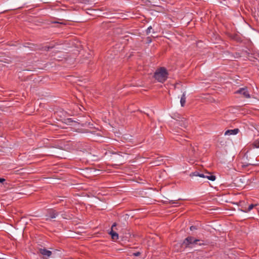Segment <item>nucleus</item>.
<instances>
[{
    "mask_svg": "<svg viewBox=\"0 0 259 259\" xmlns=\"http://www.w3.org/2000/svg\"><path fill=\"white\" fill-rule=\"evenodd\" d=\"M203 242V240L196 239L191 236H189L183 240L180 246L184 248H192L195 244H198L200 246L205 245Z\"/></svg>",
    "mask_w": 259,
    "mask_h": 259,
    "instance_id": "obj_1",
    "label": "nucleus"
},
{
    "mask_svg": "<svg viewBox=\"0 0 259 259\" xmlns=\"http://www.w3.org/2000/svg\"><path fill=\"white\" fill-rule=\"evenodd\" d=\"M168 73L166 69L164 67H160L158 69L154 74V78L158 82H163L167 78Z\"/></svg>",
    "mask_w": 259,
    "mask_h": 259,
    "instance_id": "obj_2",
    "label": "nucleus"
},
{
    "mask_svg": "<svg viewBox=\"0 0 259 259\" xmlns=\"http://www.w3.org/2000/svg\"><path fill=\"white\" fill-rule=\"evenodd\" d=\"M246 158L247 162H245L246 164H244L243 166H247L248 165H257L258 163L256 162V155L252 153L251 150H248L244 154L243 159Z\"/></svg>",
    "mask_w": 259,
    "mask_h": 259,
    "instance_id": "obj_3",
    "label": "nucleus"
},
{
    "mask_svg": "<svg viewBox=\"0 0 259 259\" xmlns=\"http://www.w3.org/2000/svg\"><path fill=\"white\" fill-rule=\"evenodd\" d=\"M59 215V212L56 210L51 208L47 210V213L45 215L46 220L49 221L52 219L56 218Z\"/></svg>",
    "mask_w": 259,
    "mask_h": 259,
    "instance_id": "obj_4",
    "label": "nucleus"
},
{
    "mask_svg": "<svg viewBox=\"0 0 259 259\" xmlns=\"http://www.w3.org/2000/svg\"><path fill=\"white\" fill-rule=\"evenodd\" d=\"M235 94H240L243 96V97L245 98H250V96L249 93V92L248 91L247 88L246 87L245 88H240L239 90L236 91L235 92Z\"/></svg>",
    "mask_w": 259,
    "mask_h": 259,
    "instance_id": "obj_5",
    "label": "nucleus"
},
{
    "mask_svg": "<svg viewBox=\"0 0 259 259\" xmlns=\"http://www.w3.org/2000/svg\"><path fill=\"white\" fill-rule=\"evenodd\" d=\"M178 118L179 119H176L177 122L176 124L182 127L186 128L188 125V122L186 118L181 117L180 115H178Z\"/></svg>",
    "mask_w": 259,
    "mask_h": 259,
    "instance_id": "obj_6",
    "label": "nucleus"
},
{
    "mask_svg": "<svg viewBox=\"0 0 259 259\" xmlns=\"http://www.w3.org/2000/svg\"><path fill=\"white\" fill-rule=\"evenodd\" d=\"M39 252L43 255L44 259H48L52 254V251L46 249V248H39Z\"/></svg>",
    "mask_w": 259,
    "mask_h": 259,
    "instance_id": "obj_7",
    "label": "nucleus"
},
{
    "mask_svg": "<svg viewBox=\"0 0 259 259\" xmlns=\"http://www.w3.org/2000/svg\"><path fill=\"white\" fill-rule=\"evenodd\" d=\"M116 223H114L112 225L111 231L109 233L113 240H116L118 239V234L115 231H114V227H116Z\"/></svg>",
    "mask_w": 259,
    "mask_h": 259,
    "instance_id": "obj_8",
    "label": "nucleus"
},
{
    "mask_svg": "<svg viewBox=\"0 0 259 259\" xmlns=\"http://www.w3.org/2000/svg\"><path fill=\"white\" fill-rule=\"evenodd\" d=\"M239 132V130L238 128H234L233 130H228L226 131L225 133V135L226 136H230V135H235L237 134Z\"/></svg>",
    "mask_w": 259,
    "mask_h": 259,
    "instance_id": "obj_9",
    "label": "nucleus"
},
{
    "mask_svg": "<svg viewBox=\"0 0 259 259\" xmlns=\"http://www.w3.org/2000/svg\"><path fill=\"white\" fill-rule=\"evenodd\" d=\"M205 178H207L208 180H210L211 181H214L215 180L216 177L215 176L212 175L210 172L205 171Z\"/></svg>",
    "mask_w": 259,
    "mask_h": 259,
    "instance_id": "obj_10",
    "label": "nucleus"
},
{
    "mask_svg": "<svg viewBox=\"0 0 259 259\" xmlns=\"http://www.w3.org/2000/svg\"><path fill=\"white\" fill-rule=\"evenodd\" d=\"M180 199H179V200ZM178 200H169L168 199L166 198V200H163V203L165 204H178L179 202L178 201Z\"/></svg>",
    "mask_w": 259,
    "mask_h": 259,
    "instance_id": "obj_11",
    "label": "nucleus"
},
{
    "mask_svg": "<svg viewBox=\"0 0 259 259\" xmlns=\"http://www.w3.org/2000/svg\"><path fill=\"white\" fill-rule=\"evenodd\" d=\"M186 95L185 93H184L181 98L180 103L182 107H184L185 106L186 103Z\"/></svg>",
    "mask_w": 259,
    "mask_h": 259,
    "instance_id": "obj_12",
    "label": "nucleus"
},
{
    "mask_svg": "<svg viewBox=\"0 0 259 259\" xmlns=\"http://www.w3.org/2000/svg\"><path fill=\"white\" fill-rule=\"evenodd\" d=\"M257 205L256 204H250L248 207L247 208H245L243 210H242L243 212H248L249 211H250L251 209H252V208L256 206Z\"/></svg>",
    "mask_w": 259,
    "mask_h": 259,
    "instance_id": "obj_13",
    "label": "nucleus"
},
{
    "mask_svg": "<svg viewBox=\"0 0 259 259\" xmlns=\"http://www.w3.org/2000/svg\"><path fill=\"white\" fill-rule=\"evenodd\" d=\"M54 48V46H44L40 49L41 51H49L50 49H52Z\"/></svg>",
    "mask_w": 259,
    "mask_h": 259,
    "instance_id": "obj_14",
    "label": "nucleus"
},
{
    "mask_svg": "<svg viewBox=\"0 0 259 259\" xmlns=\"http://www.w3.org/2000/svg\"><path fill=\"white\" fill-rule=\"evenodd\" d=\"M250 146L252 148H259V141H255Z\"/></svg>",
    "mask_w": 259,
    "mask_h": 259,
    "instance_id": "obj_15",
    "label": "nucleus"
},
{
    "mask_svg": "<svg viewBox=\"0 0 259 259\" xmlns=\"http://www.w3.org/2000/svg\"><path fill=\"white\" fill-rule=\"evenodd\" d=\"M189 150L191 154H193L196 151V148L194 146H192L191 144H190Z\"/></svg>",
    "mask_w": 259,
    "mask_h": 259,
    "instance_id": "obj_16",
    "label": "nucleus"
},
{
    "mask_svg": "<svg viewBox=\"0 0 259 259\" xmlns=\"http://www.w3.org/2000/svg\"><path fill=\"white\" fill-rule=\"evenodd\" d=\"M232 39L236 40L238 42H239L241 40V38L237 34L233 35L232 36Z\"/></svg>",
    "mask_w": 259,
    "mask_h": 259,
    "instance_id": "obj_17",
    "label": "nucleus"
},
{
    "mask_svg": "<svg viewBox=\"0 0 259 259\" xmlns=\"http://www.w3.org/2000/svg\"><path fill=\"white\" fill-rule=\"evenodd\" d=\"M204 254L205 252L201 250H197L196 252H193L194 255L195 254L203 255Z\"/></svg>",
    "mask_w": 259,
    "mask_h": 259,
    "instance_id": "obj_18",
    "label": "nucleus"
},
{
    "mask_svg": "<svg viewBox=\"0 0 259 259\" xmlns=\"http://www.w3.org/2000/svg\"><path fill=\"white\" fill-rule=\"evenodd\" d=\"M199 172L198 171H195L190 174V177H192V176H198L199 177Z\"/></svg>",
    "mask_w": 259,
    "mask_h": 259,
    "instance_id": "obj_19",
    "label": "nucleus"
},
{
    "mask_svg": "<svg viewBox=\"0 0 259 259\" xmlns=\"http://www.w3.org/2000/svg\"><path fill=\"white\" fill-rule=\"evenodd\" d=\"M151 29H152V26H149V27H148V28L146 29V33L147 35L150 33Z\"/></svg>",
    "mask_w": 259,
    "mask_h": 259,
    "instance_id": "obj_20",
    "label": "nucleus"
},
{
    "mask_svg": "<svg viewBox=\"0 0 259 259\" xmlns=\"http://www.w3.org/2000/svg\"><path fill=\"white\" fill-rule=\"evenodd\" d=\"M152 42V38L151 37L148 36L146 38V43L147 44H150Z\"/></svg>",
    "mask_w": 259,
    "mask_h": 259,
    "instance_id": "obj_21",
    "label": "nucleus"
},
{
    "mask_svg": "<svg viewBox=\"0 0 259 259\" xmlns=\"http://www.w3.org/2000/svg\"><path fill=\"white\" fill-rule=\"evenodd\" d=\"M141 253L140 251L133 253V255L135 256H139L141 255Z\"/></svg>",
    "mask_w": 259,
    "mask_h": 259,
    "instance_id": "obj_22",
    "label": "nucleus"
},
{
    "mask_svg": "<svg viewBox=\"0 0 259 259\" xmlns=\"http://www.w3.org/2000/svg\"><path fill=\"white\" fill-rule=\"evenodd\" d=\"M81 125L82 126L89 125H90V122H88V121H85L84 122L81 123Z\"/></svg>",
    "mask_w": 259,
    "mask_h": 259,
    "instance_id": "obj_23",
    "label": "nucleus"
},
{
    "mask_svg": "<svg viewBox=\"0 0 259 259\" xmlns=\"http://www.w3.org/2000/svg\"><path fill=\"white\" fill-rule=\"evenodd\" d=\"M190 229L191 231H193L194 230H196L197 229V228L196 226H191L190 227Z\"/></svg>",
    "mask_w": 259,
    "mask_h": 259,
    "instance_id": "obj_24",
    "label": "nucleus"
},
{
    "mask_svg": "<svg viewBox=\"0 0 259 259\" xmlns=\"http://www.w3.org/2000/svg\"><path fill=\"white\" fill-rule=\"evenodd\" d=\"M199 177L201 178H205V172L204 173H199Z\"/></svg>",
    "mask_w": 259,
    "mask_h": 259,
    "instance_id": "obj_25",
    "label": "nucleus"
},
{
    "mask_svg": "<svg viewBox=\"0 0 259 259\" xmlns=\"http://www.w3.org/2000/svg\"><path fill=\"white\" fill-rule=\"evenodd\" d=\"M178 115H179V114H175L174 115V116L172 117L176 120V119H179L178 118Z\"/></svg>",
    "mask_w": 259,
    "mask_h": 259,
    "instance_id": "obj_26",
    "label": "nucleus"
},
{
    "mask_svg": "<svg viewBox=\"0 0 259 259\" xmlns=\"http://www.w3.org/2000/svg\"><path fill=\"white\" fill-rule=\"evenodd\" d=\"M6 181V180L4 178H0V183H3Z\"/></svg>",
    "mask_w": 259,
    "mask_h": 259,
    "instance_id": "obj_27",
    "label": "nucleus"
},
{
    "mask_svg": "<svg viewBox=\"0 0 259 259\" xmlns=\"http://www.w3.org/2000/svg\"><path fill=\"white\" fill-rule=\"evenodd\" d=\"M67 120L70 122H77V121H73V120H72L71 118H68L67 119Z\"/></svg>",
    "mask_w": 259,
    "mask_h": 259,
    "instance_id": "obj_28",
    "label": "nucleus"
},
{
    "mask_svg": "<svg viewBox=\"0 0 259 259\" xmlns=\"http://www.w3.org/2000/svg\"><path fill=\"white\" fill-rule=\"evenodd\" d=\"M52 23H54V24H56V23L62 24V23H61V22H57V21H53Z\"/></svg>",
    "mask_w": 259,
    "mask_h": 259,
    "instance_id": "obj_29",
    "label": "nucleus"
},
{
    "mask_svg": "<svg viewBox=\"0 0 259 259\" xmlns=\"http://www.w3.org/2000/svg\"><path fill=\"white\" fill-rule=\"evenodd\" d=\"M83 1H84V0H83ZM84 1H85V2H84V4H86V3H87V2H89V0H84Z\"/></svg>",
    "mask_w": 259,
    "mask_h": 259,
    "instance_id": "obj_30",
    "label": "nucleus"
},
{
    "mask_svg": "<svg viewBox=\"0 0 259 259\" xmlns=\"http://www.w3.org/2000/svg\"><path fill=\"white\" fill-rule=\"evenodd\" d=\"M197 259H202L201 257V258H199V257H197L196 258Z\"/></svg>",
    "mask_w": 259,
    "mask_h": 259,
    "instance_id": "obj_31",
    "label": "nucleus"
}]
</instances>
